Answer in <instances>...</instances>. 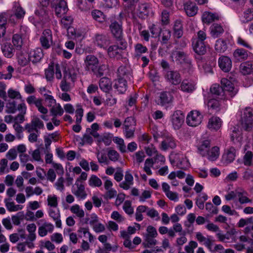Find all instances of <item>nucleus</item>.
Instances as JSON below:
<instances>
[{
	"mask_svg": "<svg viewBox=\"0 0 253 253\" xmlns=\"http://www.w3.org/2000/svg\"><path fill=\"white\" fill-rule=\"evenodd\" d=\"M161 65L163 69V75L165 80L170 84L176 85L181 82V77L179 72L177 70L171 69L169 63L162 60Z\"/></svg>",
	"mask_w": 253,
	"mask_h": 253,
	"instance_id": "1",
	"label": "nucleus"
},
{
	"mask_svg": "<svg viewBox=\"0 0 253 253\" xmlns=\"http://www.w3.org/2000/svg\"><path fill=\"white\" fill-rule=\"evenodd\" d=\"M84 68L85 71L91 72L97 76L101 77L103 73L100 71L98 59L94 55H87L84 59Z\"/></svg>",
	"mask_w": 253,
	"mask_h": 253,
	"instance_id": "2",
	"label": "nucleus"
},
{
	"mask_svg": "<svg viewBox=\"0 0 253 253\" xmlns=\"http://www.w3.org/2000/svg\"><path fill=\"white\" fill-rule=\"evenodd\" d=\"M241 128L247 131H250L253 127V109L246 107L241 111Z\"/></svg>",
	"mask_w": 253,
	"mask_h": 253,
	"instance_id": "3",
	"label": "nucleus"
},
{
	"mask_svg": "<svg viewBox=\"0 0 253 253\" xmlns=\"http://www.w3.org/2000/svg\"><path fill=\"white\" fill-rule=\"evenodd\" d=\"M133 14L141 19L145 20L149 16L153 15V12L150 3L141 2L134 9Z\"/></svg>",
	"mask_w": 253,
	"mask_h": 253,
	"instance_id": "4",
	"label": "nucleus"
},
{
	"mask_svg": "<svg viewBox=\"0 0 253 253\" xmlns=\"http://www.w3.org/2000/svg\"><path fill=\"white\" fill-rule=\"evenodd\" d=\"M109 28L113 37L116 40L121 41L123 37L122 23L114 21L110 25Z\"/></svg>",
	"mask_w": 253,
	"mask_h": 253,
	"instance_id": "5",
	"label": "nucleus"
},
{
	"mask_svg": "<svg viewBox=\"0 0 253 253\" xmlns=\"http://www.w3.org/2000/svg\"><path fill=\"white\" fill-rule=\"evenodd\" d=\"M203 116L199 111L193 110L187 116V125L191 126H196L202 122Z\"/></svg>",
	"mask_w": 253,
	"mask_h": 253,
	"instance_id": "6",
	"label": "nucleus"
},
{
	"mask_svg": "<svg viewBox=\"0 0 253 253\" xmlns=\"http://www.w3.org/2000/svg\"><path fill=\"white\" fill-rule=\"evenodd\" d=\"M171 57L174 58L175 61L179 63L184 64L187 67L191 68V60L185 52L182 51H175L172 53Z\"/></svg>",
	"mask_w": 253,
	"mask_h": 253,
	"instance_id": "7",
	"label": "nucleus"
},
{
	"mask_svg": "<svg viewBox=\"0 0 253 253\" xmlns=\"http://www.w3.org/2000/svg\"><path fill=\"white\" fill-rule=\"evenodd\" d=\"M220 83L223 89H224L225 94H226L229 97V99L234 96L237 93L238 90L235 88L231 82L227 79H222Z\"/></svg>",
	"mask_w": 253,
	"mask_h": 253,
	"instance_id": "8",
	"label": "nucleus"
},
{
	"mask_svg": "<svg viewBox=\"0 0 253 253\" xmlns=\"http://www.w3.org/2000/svg\"><path fill=\"white\" fill-rule=\"evenodd\" d=\"M41 45L44 49L49 48L52 43V32L49 29L44 30L40 39Z\"/></svg>",
	"mask_w": 253,
	"mask_h": 253,
	"instance_id": "9",
	"label": "nucleus"
},
{
	"mask_svg": "<svg viewBox=\"0 0 253 253\" xmlns=\"http://www.w3.org/2000/svg\"><path fill=\"white\" fill-rule=\"evenodd\" d=\"M94 42L100 48L106 49L110 44V39L105 34H96L95 35Z\"/></svg>",
	"mask_w": 253,
	"mask_h": 253,
	"instance_id": "10",
	"label": "nucleus"
},
{
	"mask_svg": "<svg viewBox=\"0 0 253 253\" xmlns=\"http://www.w3.org/2000/svg\"><path fill=\"white\" fill-rule=\"evenodd\" d=\"M184 120V116L180 111H175L171 116V122L175 129H179Z\"/></svg>",
	"mask_w": 253,
	"mask_h": 253,
	"instance_id": "11",
	"label": "nucleus"
},
{
	"mask_svg": "<svg viewBox=\"0 0 253 253\" xmlns=\"http://www.w3.org/2000/svg\"><path fill=\"white\" fill-rule=\"evenodd\" d=\"M218 62L219 67L224 72H229L232 68V61L228 56H221L218 59Z\"/></svg>",
	"mask_w": 253,
	"mask_h": 253,
	"instance_id": "12",
	"label": "nucleus"
},
{
	"mask_svg": "<svg viewBox=\"0 0 253 253\" xmlns=\"http://www.w3.org/2000/svg\"><path fill=\"white\" fill-rule=\"evenodd\" d=\"M117 74L118 78L130 80L132 77L131 69L129 66H121L117 70Z\"/></svg>",
	"mask_w": 253,
	"mask_h": 253,
	"instance_id": "13",
	"label": "nucleus"
},
{
	"mask_svg": "<svg viewBox=\"0 0 253 253\" xmlns=\"http://www.w3.org/2000/svg\"><path fill=\"white\" fill-rule=\"evenodd\" d=\"M211 92L212 94L217 96L222 100L229 99V97L226 94H225L222 85H219L218 84H214L211 87Z\"/></svg>",
	"mask_w": 253,
	"mask_h": 253,
	"instance_id": "14",
	"label": "nucleus"
},
{
	"mask_svg": "<svg viewBox=\"0 0 253 253\" xmlns=\"http://www.w3.org/2000/svg\"><path fill=\"white\" fill-rule=\"evenodd\" d=\"M41 221H44L43 224L39 227L38 233L41 237L45 236L48 233H52L54 229L53 225L44 220H41Z\"/></svg>",
	"mask_w": 253,
	"mask_h": 253,
	"instance_id": "15",
	"label": "nucleus"
},
{
	"mask_svg": "<svg viewBox=\"0 0 253 253\" xmlns=\"http://www.w3.org/2000/svg\"><path fill=\"white\" fill-rule=\"evenodd\" d=\"M249 52L243 48L236 49L233 53V60L235 62H241L247 59Z\"/></svg>",
	"mask_w": 253,
	"mask_h": 253,
	"instance_id": "16",
	"label": "nucleus"
},
{
	"mask_svg": "<svg viewBox=\"0 0 253 253\" xmlns=\"http://www.w3.org/2000/svg\"><path fill=\"white\" fill-rule=\"evenodd\" d=\"M236 157V150L231 147L226 150L222 155V159L224 164H228L232 162Z\"/></svg>",
	"mask_w": 253,
	"mask_h": 253,
	"instance_id": "17",
	"label": "nucleus"
},
{
	"mask_svg": "<svg viewBox=\"0 0 253 253\" xmlns=\"http://www.w3.org/2000/svg\"><path fill=\"white\" fill-rule=\"evenodd\" d=\"M29 55L30 61L33 64L39 62L43 56L42 50L41 48H37L31 50Z\"/></svg>",
	"mask_w": 253,
	"mask_h": 253,
	"instance_id": "18",
	"label": "nucleus"
},
{
	"mask_svg": "<svg viewBox=\"0 0 253 253\" xmlns=\"http://www.w3.org/2000/svg\"><path fill=\"white\" fill-rule=\"evenodd\" d=\"M192 47L195 52L198 55H204L207 52L205 42L192 40Z\"/></svg>",
	"mask_w": 253,
	"mask_h": 253,
	"instance_id": "19",
	"label": "nucleus"
},
{
	"mask_svg": "<svg viewBox=\"0 0 253 253\" xmlns=\"http://www.w3.org/2000/svg\"><path fill=\"white\" fill-rule=\"evenodd\" d=\"M196 239L200 243H202L205 245L210 251H211V247L213 244V241L210 237H206L202 233L198 232L196 233Z\"/></svg>",
	"mask_w": 253,
	"mask_h": 253,
	"instance_id": "20",
	"label": "nucleus"
},
{
	"mask_svg": "<svg viewBox=\"0 0 253 253\" xmlns=\"http://www.w3.org/2000/svg\"><path fill=\"white\" fill-rule=\"evenodd\" d=\"M183 5L184 10L188 16H193L197 14L198 7L195 3L187 0L184 3Z\"/></svg>",
	"mask_w": 253,
	"mask_h": 253,
	"instance_id": "21",
	"label": "nucleus"
},
{
	"mask_svg": "<svg viewBox=\"0 0 253 253\" xmlns=\"http://www.w3.org/2000/svg\"><path fill=\"white\" fill-rule=\"evenodd\" d=\"M54 8L55 14L57 16L61 17L65 14L68 10L66 1H61L60 3L52 6Z\"/></svg>",
	"mask_w": 253,
	"mask_h": 253,
	"instance_id": "22",
	"label": "nucleus"
},
{
	"mask_svg": "<svg viewBox=\"0 0 253 253\" xmlns=\"http://www.w3.org/2000/svg\"><path fill=\"white\" fill-rule=\"evenodd\" d=\"M75 185L77 186V189L72 190V193L79 199H84L87 196V194L85 191V188L83 184L76 182Z\"/></svg>",
	"mask_w": 253,
	"mask_h": 253,
	"instance_id": "23",
	"label": "nucleus"
},
{
	"mask_svg": "<svg viewBox=\"0 0 253 253\" xmlns=\"http://www.w3.org/2000/svg\"><path fill=\"white\" fill-rule=\"evenodd\" d=\"M122 52V49L117 45L110 46L107 49V53L110 58H120Z\"/></svg>",
	"mask_w": 253,
	"mask_h": 253,
	"instance_id": "24",
	"label": "nucleus"
},
{
	"mask_svg": "<svg viewBox=\"0 0 253 253\" xmlns=\"http://www.w3.org/2000/svg\"><path fill=\"white\" fill-rule=\"evenodd\" d=\"M195 84L192 81L184 80L181 83L180 88L184 92L190 93L195 89Z\"/></svg>",
	"mask_w": 253,
	"mask_h": 253,
	"instance_id": "25",
	"label": "nucleus"
},
{
	"mask_svg": "<svg viewBox=\"0 0 253 253\" xmlns=\"http://www.w3.org/2000/svg\"><path fill=\"white\" fill-rule=\"evenodd\" d=\"M159 104L162 106L170 103L173 99V96L170 92L164 91L161 93L159 97Z\"/></svg>",
	"mask_w": 253,
	"mask_h": 253,
	"instance_id": "26",
	"label": "nucleus"
},
{
	"mask_svg": "<svg viewBox=\"0 0 253 253\" xmlns=\"http://www.w3.org/2000/svg\"><path fill=\"white\" fill-rule=\"evenodd\" d=\"M173 29L174 36L178 39L180 38L183 33L182 21L180 19L176 20L174 23Z\"/></svg>",
	"mask_w": 253,
	"mask_h": 253,
	"instance_id": "27",
	"label": "nucleus"
},
{
	"mask_svg": "<svg viewBox=\"0 0 253 253\" xmlns=\"http://www.w3.org/2000/svg\"><path fill=\"white\" fill-rule=\"evenodd\" d=\"M147 51V47L141 43H137L134 45L133 56L135 58L138 59L143 53H146Z\"/></svg>",
	"mask_w": 253,
	"mask_h": 253,
	"instance_id": "28",
	"label": "nucleus"
},
{
	"mask_svg": "<svg viewBox=\"0 0 253 253\" xmlns=\"http://www.w3.org/2000/svg\"><path fill=\"white\" fill-rule=\"evenodd\" d=\"M219 156V148L217 146L212 147L211 149L207 151L205 157L211 161H215Z\"/></svg>",
	"mask_w": 253,
	"mask_h": 253,
	"instance_id": "29",
	"label": "nucleus"
},
{
	"mask_svg": "<svg viewBox=\"0 0 253 253\" xmlns=\"http://www.w3.org/2000/svg\"><path fill=\"white\" fill-rule=\"evenodd\" d=\"M126 81L122 78H118L116 81L114 87L120 93H124L126 90Z\"/></svg>",
	"mask_w": 253,
	"mask_h": 253,
	"instance_id": "30",
	"label": "nucleus"
},
{
	"mask_svg": "<svg viewBox=\"0 0 253 253\" xmlns=\"http://www.w3.org/2000/svg\"><path fill=\"white\" fill-rule=\"evenodd\" d=\"M240 72L243 75H249L253 73V62L248 61L242 63L240 66Z\"/></svg>",
	"mask_w": 253,
	"mask_h": 253,
	"instance_id": "31",
	"label": "nucleus"
},
{
	"mask_svg": "<svg viewBox=\"0 0 253 253\" xmlns=\"http://www.w3.org/2000/svg\"><path fill=\"white\" fill-rule=\"evenodd\" d=\"M5 206L9 211H16L23 209V206L20 205H15L12 201L11 198H7L4 199Z\"/></svg>",
	"mask_w": 253,
	"mask_h": 253,
	"instance_id": "32",
	"label": "nucleus"
},
{
	"mask_svg": "<svg viewBox=\"0 0 253 253\" xmlns=\"http://www.w3.org/2000/svg\"><path fill=\"white\" fill-rule=\"evenodd\" d=\"M219 19L218 15L216 13L205 12L202 15V21L204 23L210 24Z\"/></svg>",
	"mask_w": 253,
	"mask_h": 253,
	"instance_id": "33",
	"label": "nucleus"
},
{
	"mask_svg": "<svg viewBox=\"0 0 253 253\" xmlns=\"http://www.w3.org/2000/svg\"><path fill=\"white\" fill-rule=\"evenodd\" d=\"M221 126L220 119L217 117H212L209 119L208 126L211 129L217 130Z\"/></svg>",
	"mask_w": 253,
	"mask_h": 253,
	"instance_id": "34",
	"label": "nucleus"
},
{
	"mask_svg": "<svg viewBox=\"0 0 253 253\" xmlns=\"http://www.w3.org/2000/svg\"><path fill=\"white\" fill-rule=\"evenodd\" d=\"M100 89L105 92H108L112 88L111 82L108 78H102L99 81Z\"/></svg>",
	"mask_w": 253,
	"mask_h": 253,
	"instance_id": "35",
	"label": "nucleus"
},
{
	"mask_svg": "<svg viewBox=\"0 0 253 253\" xmlns=\"http://www.w3.org/2000/svg\"><path fill=\"white\" fill-rule=\"evenodd\" d=\"M1 50L4 55L7 58H11L14 54V49L10 43H4L1 46Z\"/></svg>",
	"mask_w": 253,
	"mask_h": 253,
	"instance_id": "36",
	"label": "nucleus"
},
{
	"mask_svg": "<svg viewBox=\"0 0 253 253\" xmlns=\"http://www.w3.org/2000/svg\"><path fill=\"white\" fill-rule=\"evenodd\" d=\"M214 48L217 52L219 53H223L228 48L227 42L222 39H218L216 41Z\"/></svg>",
	"mask_w": 253,
	"mask_h": 253,
	"instance_id": "37",
	"label": "nucleus"
},
{
	"mask_svg": "<svg viewBox=\"0 0 253 253\" xmlns=\"http://www.w3.org/2000/svg\"><path fill=\"white\" fill-rule=\"evenodd\" d=\"M237 196L238 197L239 202L241 204L251 203L252 200L247 197L248 193L243 189L236 191Z\"/></svg>",
	"mask_w": 253,
	"mask_h": 253,
	"instance_id": "38",
	"label": "nucleus"
},
{
	"mask_svg": "<svg viewBox=\"0 0 253 253\" xmlns=\"http://www.w3.org/2000/svg\"><path fill=\"white\" fill-rule=\"evenodd\" d=\"M211 34L212 37L217 38L223 33L222 27L218 24L214 23L210 27Z\"/></svg>",
	"mask_w": 253,
	"mask_h": 253,
	"instance_id": "39",
	"label": "nucleus"
},
{
	"mask_svg": "<svg viewBox=\"0 0 253 253\" xmlns=\"http://www.w3.org/2000/svg\"><path fill=\"white\" fill-rule=\"evenodd\" d=\"M210 146V141L209 140H205L202 141L199 145L198 147V152L200 154L203 156H206L207 151L209 149Z\"/></svg>",
	"mask_w": 253,
	"mask_h": 253,
	"instance_id": "40",
	"label": "nucleus"
},
{
	"mask_svg": "<svg viewBox=\"0 0 253 253\" xmlns=\"http://www.w3.org/2000/svg\"><path fill=\"white\" fill-rule=\"evenodd\" d=\"M49 215L55 221L56 226L58 228H61L62 223L60 220L59 211H55L53 209H50L49 211Z\"/></svg>",
	"mask_w": 253,
	"mask_h": 253,
	"instance_id": "41",
	"label": "nucleus"
},
{
	"mask_svg": "<svg viewBox=\"0 0 253 253\" xmlns=\"http://www.w3.org/2000/svg\"><path fill=\"white\" fill-rule=\"evenodd\" d=\"M12 10L14 12V15L17 19L23 18L25 14V11L20 4L16 2H15L13 4Z\"/></svg>",
	"mask_w": 253,
	"mask_h": 253,
	"instance_id": "42",
	"label": "nucleus"
},
{
	"mask_svg": "<svg viewBox=\"0 0 253 253\" xmlns=\"http://www.w3.org/2000/svg\"><path fill=\"white\" fill-rule=\"evenodd\" d=\"M176 146L175 141L172 138H166L161 143L160 149L166 151L169 148L173 149Z\"/></svg>",
	"mask_w": 253,
	"mask_h": 253,
	"instance_id": "43",
	"label": "nucleus"
},
{
	"mask_svg": "<svg viewBox=\"0 0 253 253\" xmlns=\"http://www.w3.org/2000/svg\"><path fill=\"white\" fill-rule=\"evenodd\" d=\"M79 236L80 237H86L87 236L89 241L91 243L93 242L94 237L89 231L88 228L80 227L78 230Z\"/></svg>",
	"mask_w": 253,
	"mask_h": 253,
	"instance_id": "44",
	"label": "nucleus"
},
{
	"mask_svg": "<svg viewBox=\"0 0 253 253\" xmlns=\"http://www.w3.org/2000/svg\"><path fill=\"white\" fill-rule=\"evenodd\" d=\"M159 35L161 43L163 44H167L171 38V31L169 29H165L162 30Z\"/></svg>",
	"mask_w": 253,
	"mask_h": 253,
	"instance_id": "45",
	"label": "nucleus"
},
{
	"mask_svg": "<svg viewBox=\"0 0 253 253\" xmlns=\"http://www.w3.org/2000/svg\"><path fill=\"white\" fill-rule=\"evenodd\" d=\"M207 105L209 110L211 111L217 112L220 110V104L216 99H210L208 102Z\"/></svg>",
	"mask_w": 253,
	"mask_h": 253,
	"instance_id": "46",
	"label": "nucleus"
},
{
	"mask_svg": "<svg viewBox=\"0 0 253 253\" xmlns=\"http://www.w3.org/2000/svg\"><path fill=\"white\" fill-rule=\"evenodd\" d=\"M54 74V66L53 63L49 65L48 68L44 70V75L47 81L51 82L53 80Z\"/></svg>",
	"mask_w": 253,
	"mask_h": 253,
	"instance_id": "47",
	"label": "nucleus"
},
{
	"mask_svg": "<svg viewBox=\"0 0 253 253\" xmlns=\"http://www.w3.org/2000/svg\"><path fill=\"white\" fill-rule=\"evenodd\" d=\"M70 211L72 213L75 214L77 217L82 218L84 216V211L81 208L80 206L78 204L73 205L70 208Z\"/></svg>",
	"mask_w": 253,
	"mask_h": 253,
	"instance_id": "48",
	"label": "nucleus"
},
{
	"mask_svg": "<svg viewBox=\"0 0 253 253\" xmlns=\"http://www.w3.org/2000/svg\"><path fill=\"white\" fill-rule=\"evenodd\" d=\"M91 16L93 19L100 23L104 21L105 17L103 13L100 10L95 9L92 11Z\"/></svg>",
	"mask_w": 253,
	"mask_h": 253,
	"instance_id": "49",
	"label": "nucleus"
},
{
	"mask_svg": "<svg viewBox=\"0 0 253 253\" xmlns=\"http://www.w3.org/2000/svg\"><path fill=\"white\" fill-rule=\"evenodd\" d=\"M113 141L117 144L118 148L121 152L123 153L126 152V146L123 139L118 137H115L113 139Z\"/></svg>",
	"mask_w": 253,
	"mask_h": 253,
	"instance_id": "50",
	"label": "nucleus"
},
{
	"mask_svg": "<svg viewBox=\"0 0 253 253\" xmlns=\"http://www.w3.org/2000/svg\"><path fill=\"white\" fill-rule=\"evenodd\" d=\"M50 113L53 117L61 116L63 114L64 110L60 104H56L50 110Z\"/></svg>",
	"mask_w": 253,
	"mask_h": 253,
	"instance_id": "51",
	"label": "nucleus"
},
{
	"mask_svg": "<svg viewBox=\"0 0 253 253\" xmlns=\"http://www.w3.org/2000/svg\"><path fill=\"white\" fill-rule=\"evenodd\" d=\"M155 237H151L148 236H144V241L143 245L145 248H151L157 243V241L155 239Z\"/></svg>",
	"mask_w": 253,
	"mask_h": 253,
	"instance_id": "52",
	"label": "nucleus"
},
{
	"mask_svg": "<svg viewBox=\"0 0 253 253\" xmlns=\"http://www.w3.org/2000/svg\"><path fill=\"white\" fill-rule=\"evenodd\" d=\"M148 28L153 37L159 35L162 31V29L158 23L152 24L149 26Z\"/></svg>",
	"mask_w": 253,
	"mask_h": 253,
	"instance_id": "53",
	"label": "nucleus"
},
{
	"mask_svg": "<svg viewBox=\"0 0 253 253\" xmlns=\"http://www.w3.org/2000/svg\"><path fill=\"white\" fill-rule=\"evenodd\" d=\"M77 74L74 69H69L64 73V77L65 79H70L72 82H74L77 79Z\"/></svg>",
	"mask_w": 253,
	"mask_h": 253,
	"instance_id": "54",
	"label": "nucleus"
},
{
	"mask_svg": "<svg viewBox=\"0 0 253 253\" xmlns=\"http://www.w3.org/2000/svg\"><path fill=\"white\" fill-rule=\"evenodd\" d=\"M29 61H30L29 55L28 56L26 54L20 53L18 55V62L21 66H24L27 65Z\"/></svg>",
	"mask_w": 253,
	"mask_h": 253,
	"instance_id": "55",
	"label": "nucleus"
},
{
	"mask_svg": "<svg viewBox=\"0 0 253 253\" xmlns=\"http://www.w3.org/2000/svg\"><path fill=\"white\" fill-rule=\"evenodd\" d=\"M101 179L95 175H92L88 180V184L91 187H100L102 185Z\"/></svg>",
	"mask_w": 253,
	"mask_h": 253,
	"instance_id": "56",
	"label": "nucleus"
},
{
	"mask_svg": "<svg viewBox=\"0 0 253 253\" xmlns=\"http://www.w3.org/2000/svg\"><path fill=\"white\" fill-rule=\"evenodd\" d=\"M78 6L83 11H86L92 7V4H90L87 0H78Z\"/></svg>",
	"mask_w": 253,
	"mask_h": 253,
	"instance_id": "57",
	"label": "nucleus"
},
{
	"mask_svg": "<svg viewBox=\"0 0 253 253\" xmlns=\"http://www.w3.org/2000/svg\"><path fill=\"white\" fill-rule=\"evenodd\" d=\"M253 154L250 151H248L243 158V163L245 166H250L252 165Z\"/></svg>",
	"mask_w": 253,
	"mask_h": 253,
	"instance_id": "58",
	"label": "nucleus"
},
{
	"mask_svg": "<svg viewBox=\"0 0 253 253\" xmlns=\"http://www.w3.org/2000/svg\"><path fill=\"white\" fill-rule=\"evenodd\" d=\"M31 123L36 128V132L37 133L40 132L38 129H42L44 127L43 123L38 117H34L32 119Z\"/></svg>",
	"mask_w": 253,
	"mask_h": 253,
	"instance_id": "59",
	"label": "nucleus"
},
{
	"mask_svg": "<svg viewBox=\"0 0 253 253\" xmlns=\"http://www.w3.org/2000/svg\"><path fill=\"white\" fill-rule=\"evenodd\" d=\"M12 42L16 48L20 49L23 44L21 36L18 34H14L12 38Z\"/></svg>",
	"mask_w": 253,
	"mask_h": 253,
	"instance_id": "60",
	"label": "nucleus"
},
{
	"mask_svg": "<svg viewBox=\"0 0 253 253\" xmlns=\"http://www.w3.org/2000/svg\"><path fill=\"white\" fill-rule=\"evenodd\" d=\"M107 155L109 160L113 162L117 161L120 158L119 154L117 151L113 149H109L108 151Z\"/></svg>",
	"mask_w": 253,
	"mask_h": 253,
	"instance_id": "61",
	"label": "nucleus"
},
{
	"mask_svg": "<svg viewBox=\"0 0 253 253\" xmlns=\"http://www.w3.org/2000/svg\"><path fill=\"white\" fill-rule=\"evenodd\" d=\"M198 247V244L196 241H191L188 245L185 246L184 249L187 253H194V249Z\"/></svg>",
	"mask_w": 253,
	"mask_h": 253,
	"instance_id": "62",
	"label": "nucleus"
},
{
	"mask_svg": "<svg viewBox=\"0 0 253 253\" xmlns=\"http://www.w3.org/2000/svg\"><path fill=\"white\" fill-rule=\"evenodd\" d=\"M16 102L14 101H8L6 104V112L14 113L16 111Z\"/></svg>",
	"mask_w": 253,
	"mask_h": 253,
	"instance_id": "63",
	"label": "nucleus"
},
{
	"mask_svg": "<svg viewBox=\"0 0 253 253\" xmlns=\"http://www.w3.org/2000/svg\"><path fill=\"white\" fill-rule=\"evenodd\" d=\"M253 19V9L248 8L244 12V22H248Z\"/></svg>",
	"mask_w": 253,
	"mask_h": 253,
	"instance_id": "64",
	"label": "nucleus"
}]
</instances>
